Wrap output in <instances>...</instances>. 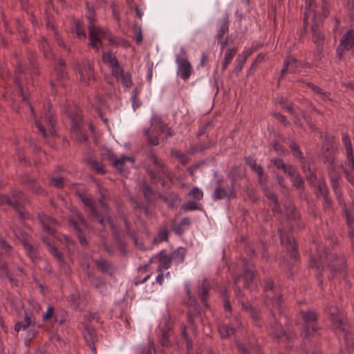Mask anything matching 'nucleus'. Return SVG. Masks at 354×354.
<instances>
[{
	"label": "nucleus",
	"mask_w": 354,
	"mask_h": 354,
	"mask_svg": "<svg viewBox=\"0 0 354 354\" xmlns=\"http://www.w3.org/2000/svg\"><path fill=\"white\" fill-rule=\"evenodd\" d=\"M187 321H188V326L183 327L182 330H181V336L183 338V339L185 341L188 352H189L190 349L192 347V342L190 338L188 337L187 329L191 330L194 333H196V328L194 325V317L190 311L189 312L188 315H187Z\"/></svg>",
	"instance_id": "obj_33"
},
{
	"label": "nucleus",
	"mask_w": 354,
	"mask_h": 354,
	"mask_svg": "<svg viewBox=\"0 0 354 354\" xmlns=\"http://www.w3.org/2000/svg\"><path fill=\"white\" fill-rule=\"evenodd\" d=\"M315 244L317 247V254L316 256L310 258V267L322 271L325 267L328 266L333 278H335L338 273L344 276L343 271L345 265L343 259H337L333 254L328 253L324 246L317 245L315 242Z\"/></svg>",
	"instance_id": "obj_9"
},
{
	"label": "nucleus",
	"mask_w": 354,
	"mask_h": 354,
	"mask_svg": "<svg viewBox=\"0 0 354 354\" xmlns=\"http://www.w3.org/2000/svg\"><path fill=\"white\" fill-rule=\"evenodd\" d=\"M100 156L101 162H99L92 157H88L86 158L87 164L98 174H104L105 172L104 165L103 163L104 161L112 164L122 174H124L129 165L131 166L134 162V159L131 156H122L119 158H117L112 151L107 148H104L101 150Z\"/></svg>",
	"instance_id": "obj_8"
},
{
	"label": "nucleus",
	"mask_w": 354,
	"mask_h": 354,
	"mask_svg": "<svg viewBox=\"0 0 354 354\" xmlns=\"http://www.w3.org/2000/svg\"><path fill=\"white\" fill-rule=\"evenodd\" d=\"M86 17L88 20L90 46L92 48L98 50L102 46V39L109 40L111 44L115 43L113 36L108 30L97 27L94 24V19L90 15Z\"/></svg>",
	"instance_id": "obj_14"
},
{
	"label": "nucleus",
	"mask_w": 354,
	"mask_h": 354,
	"mask_svg": "<svg viewBox=\"0 0 354 354\" xmlns=\"http://www.w3.org/2000/svg\"><path fill=\"white\" fill-rule=\"evenodd\" d=\"M25 195L19 192L15 191L12 198L0 194V205L8 204L14 207L18 214L20 220L19 225L15 224L10 227L13 236L21 242L27 255L32 261L37 258V249L30 243L28 232H26V224L24 223V220L28 218V214L24 210V205L27 203Z\"/></svg>",
	"instance_id": "obj_2"
},
{
	"label": "nucleus",
	"mask_w": 354,
	"mask_h": 354,
	"mask_svg": "<svg viewBox=\"0 0 354 354\" xmlns=\"http://www.w3.org/2000/svg\"><path fill=\"white\" fill-rule=\"evenodd\" d=\"M172 261L170 256L164 251L160 252L156 256L151 259V263H158V271L161 272L162 270H167L170 266Z\"/></svg>",
	"instance_id": "obj_32"
},
{
	"label": "nucleus",
	"mask_w": 354,
	"mask_h": 354,
	"mask_svg": "<svg viewBox=\"0 0 354 354\" xmlns=\"http://www.w3.org/2000/svg\"><path fill=\"white\" fill-rule=\"evenodd\" d=\"M50 185L56 188H62L68 185V182L62 176H55L50 180Z\"/></svg>",
	"instance_id": "obj_53"
},
{
	"label": "nucleus",
	"mask_w": 354,
	"mask_h": 354,
	"mask_svg": "<svg viewBox=\"0 0 354 354\" xmlns=\"http://www.w3.org/2000/svg\"><path fill=\"white\" fill-rule=\"evenodd\" d=\"M166 202L171 208L177 207L180 203V197L176 194H171L166 198Z\"/></svg>",
	"instance_id": "obj_52"
},
{
	"label": "nucleus",
	"mask_w": 354,
	"mask_h": 354,
	"mask_svg": "<svg viewBox=\"0 0 354 354\" xmlns=\"http://www.w3.org/2000/svg\"><path fill=\"white\" fill-rule=\"evenodd\" d=\"M308 86L312 88V90L317 95V96L322 100L326 101L330 100L329 93L324 92L322 88L318 86L309 83Z\"/></svg>",
	"instance_id": "obj_54"
},
{
	"label": "nucleus",
	"mask_w": 354,
	"mask_h": 354,
	"mask_svg": "<svg viewBox=\"0 0 354 354\" xmlns=\"http://www.w3.org/2000/svg\"><path fill=\"white\" fill-rule=\"evenodd\" d=\"M11 250L10 245L7 244L6 241L0 237V277L1 278L8 279L12 284L18 285L17 277H22L24 275V270L17 267L15 273L12 270L15 267L10 263V257L7 255Z\"/></svg>",
	"instance_id": "obj_12"
},
{
	"label": "nucleus",
	"mask_w": 354,
	"mask_h": 354,
	"mask_svg": "<svg viewBox=\"0 0 354 354\" xmlns=\"http://www.w3.org/2000/svg\"><path fill=\"white\" fill-rule=\"evenodd\" d=\"M39 46L40 48L43 50L44 55L46 57L50 58L53 57L49 43L44 37L41 38V40L39 43Z\"/></svg>",
	"instance_id": "obj_50"
},
{
	"label": "nucleus",
	"mask_w": 354,
	"mask_h": 354,
	"mask_svg": "<svg viewBox=\"0 0 354 354\" xmlns=\"http://www.w3.org/2000/svg\"><path fill=\"white\" fill-rule=\"evenodd\" d=\"M145 136L149 144L158 145L160 140L171 135L169 128L163 123L160 116L154 115L151 118V127L145 131Z\"/></svg>",
	"instance_id": "obj_13"
},
{
	"label": "nucleus",
	"mask_w": 354,
	"mask_h": 354,
	"mask_svg": "<svg viewBox=\"0 0 354 354\" xmlns=\"http://www.w3.org/2000/svg\"><path fill=\"white\" fill-rule=\"evenodd\" d=\"M354 47V32L353 30L347 31L342 37L339 46L337 48V53L341 55L344 50H350Z\"/></svg>",
	"instance_id": "obj_30"
},
{
	"label": "nucleus",
	"mask_w": 354,
	"mask_h": 354,
	"mask_svg": "<svg viewBox=\"0 0 354 354\" xmlns=\"http://www.w3.org/2000/svg\"><path fill=\"white\" fill-rule=\"evenodd\" d=\"M170 335V330L165 329L161 330V335L160 337V343L162 347H168L169 346V337Z\"/></svg>",
	"instance_id": "obj_55"
},
{
	"label": "nucleus",
	"mask_w": 354,
	"mask_h": 354,
	"mask_svg": "<svg viewBox=\"0 0 354 354\" xmlns=\"http://www.w3.org/2000/svg\"><path fill=\"white\" fill-rule=\"evenodd\" d=\"M32 315L28 310H25L24 319L22 321L18 322L15 324V330L18 333L21 330H26L28 326L32 324Z\"/></svg>",
	"instance_id": "obj_38"
},
{
	"label": "nucleus",
	"mask_w": 354,
	"mask_h": 354,
	"mask_svg": "<svg viewBox=\"0 0 354 354\" xmlns=\"http://www.w3.org/2000/svg\"><path fill=\"white\" fill-rule=\"evenodd\" d=\"M333 327L339 333H342L344 338L345 351L341 349L339 354H352L354 352V342L353 335L348 330L344 312L336 306H328L326 310Z\"/></svg>",
	"instance_id": "obj_10"
},
{
	"label": "nucleus",
	"mask_w": 354,
	"mask_h": 354,
	"mask_svg": "<svg viewBox=\"0 0 354 354\" xmlns=\"http://www.w3.org/2000/svg\"><path fill=\"white\" fill-rule=\"evenodd\" d=\"M72 216L70 218V223L74 228L78 236L79 241L82 245L87 243L84 236V232L88 229V225L82 216V215L75 209H72Z\"/></svg>",
	"instance_id": "obj_20"
},
{
	"label": "nucleus",
	"mask_w": 354,
	"mask_h": 354,
	"mask_svg": "<svg viewBox=\"0 0 354 354\" xmlns=\"http://www.w3.org/2000/svg\"><path fill=\"white\" fill-rule=\"evenodd\" d=\"M28 71L31 75L37 73V68L35 66L26 69L21 64H19L15 70V82L19 90V95L29 108L31 115L35 120V126L41 135L44 137L53 136L55 133L54 126L55 120L53 114L51 113L50 105L48 104H44V113L40 117H37L31 104L30 92L31 91L30 87L32 86V84H30V80L28 78Z\"/></svg>",
	"instance_id": "obj_1"
},
{
	"label": "nucleus",
	"mask_w": 354,
	"mask_h": 354,
	"mask_svg": "<svg viewBox=\"0 0 354 354\" xmlns=\"http://www.w3.org/2000/svg\"><path fill=\"white\" fill-rule=\"evenodd\" d=\"M290 148L293 156L301 160L306 179L311 185L315 187L317 196L319 197H323L326 205H328L330 202L328 198V191L325 181L322 179L321 176H318L315 174V167L313 165L310 163L309 159L306 160L304 158L297 143L292 142L290 145Z\"/></svg>",
	"instance_id": "obj_6"
},
{
	"label": "nucleus",
	"mask_w": 354,
	"mask_h": 354,
	"mask_svg": "<svg viewBox=\"0 0 354 354\" xmlns=\"http://www.w3.org/2000/svg\"><path fill=\"white\" fill-rule=\"evenodd\" d=\"M150 348H145L142 351V354H151V349L153 350L155 354H158L160 351L155 346V344L153 342H151L149 346Z\"/></svg>",
	"instance_id": "obj_63"
},
{
	"label": "nucleus",
	"mask_w": 354,
	"mask_h": 354,
	"mask_svg": "<svg viewBox=\"0 0 354 354\" xmlns=\"http://www.w3.org/2000/svg\"><path fill=\"white\" fill-rule=\"evenodd\" d=\"M210 288L209 281L205 279L203 283L198 286V295L201 299V301L204 306L207 308L208 306L207 304V297L208 295V291Z\"/></svg>",
	"instance_id": "obj_40"
},
{
	"label": "nucleus",
	"mask_w": 354,
	"mask_h": 354,
	"mask_svg": "<svg viewBox=\"0 0 354 354\" xmlns=\"http://www.w3.org/2000/svg\"><path fill=\"white\" fill-rule=\"evenodd\" d=\"M264 192L267 198L273 203V212L277 214L281 213V208L276 195L268 189H265Z\"/></svg>",
	"instance_id": "obj_49"
},
{
	"label": "nucleus",
	"mask_w": 354,
	"mask_h": 354,
	"mask_svg": "<svg viewBox=\"0 0 354 354\" xmlns=\"http://www.w3.org/2000/svg\"><path fill=\"white\" fill-rule=\"evenodd\" d=\"M265 303L270 307L277 308L281 314L282 298L279 288L274 286L273 281L268 279L265 281Z\"/></svg>",
	"instance_id": "obj_16"
},
{
	"label": "nucleus",
	"mask_w": 354,
	"mask_h": 354,
	"mask_svg": "<svg viewBox=\"0 0 354 354\" xmlns=\"http://www.w3.org/2000/svg\"><path fill=\"white\" fill-rule=\"evenodd\" d=\"M86 273L91 279V283L96 289L102 294H105L104 288L106 286L102 279L100 277H94L91 270H85Z\"/></svg>",
	"instance_id": "obj_41"
},
{
	"label": "nucleus",
	"mask_w": 354,
	"mask_h": 354,
	"mask_svg": "<svg viewBox=\"0 0 354 354\" xmlns=\"http://www.w3.org/2000/svg\"><path fill=\"white\" fill-rule=\"evenodd\" d=\"M102 60L104 64L111 68L112 74H119L121 73V67L118 64L115 55L111 52L104 53L102 55Z\"/></svg>",
	"instance_id": "obj_35"
},
{
	"label": "nucleus",
	"mask_w": 354,
	"mask_h": 354,
	"mask_svg": "<svg viewBox=\"0 0 354 354\" xmlns=\"http://www.w3.org/2000/svg\"><path fill=\"white\" fill-rule=\"evenodd\" d=\"M141 189L147 201L151 203L156 197L155 192L146 183L142 184Z\"/></svg>",
	"instance_id": "obj_44"
},
{
	"label": "nucleus",
	"mask_w": 354,
	"mask_h": 354,
	"mask_svg": "<svg viewBox=\"0 0 354 354\" xmlns=\"http://www.w3.org/2000/svg\"><path fill=\"white\" fill-rule=\"evenodd\" d=\"M172 262L178 264L183 262L185 255V250L183 248H179L171 254H169Z\"/></svg>",
	"instance_id": "obj_45"
},
{
	"label": "nucleus",
	"mask_w": 354,
	"mask_h": 354,
	"mask_svg": "<svg viewBox=\"0 0 354 354\" xmlns=\"http://www.w3.org/2000/svg\"><path fill=\"white\" fill-rule=\"evenodd\" d=\"M274 165L279 169H281L284 174H287L291 179L293 185L298 189H301L304 187V180L297 174L295 167L287 165L279 158L273 160Z\"/></svg>",
	"instance_id": "obj_21"
},
{
	"label": "nucleus",
	"mask_w": 354,
	"mask_h": 354,
	"mask_svg": "<svg viewBox=\"0 0 354 354\" xmlns=\"http://www.w3.org/2000/svg\"><path fill=\"white\" fill-rule=\"evenodd\" d=\"M241 322L240 317L239 316H236L234 317V322L232 324H223L219 326L218 331L219 333L223 338L229 337L231 335H234L236 331V326H241Z\"/></svg>",
	"instance_id": "obj_31"
},
{
	"label": "nucleus",
	"mask_w": 354,
	"mask_h": 354,
	"mask_svg": "<svg viewBox=\"0 0 354 354\" xmlns=\"http://www.w3.org/2000/svg\"><path fill=\"white\" fill-rule=\"evenodd\" d=\"M344 215L346 219L347 225L350 228L348 236L351 239H353L354 232L353 231V229L354 228V212L350 209H348L347 208H345Z\"/></svg>",
	"instance_id": "obj_42"
},
{
	"label": "nucleus",
	"mask_w": 354,
	"mask_h": 354,
	"mask_svg": "<svg viewBox=\"0 0 354 354\" xmlns=\"http://www.w3.org/2000/svg\"><path fill=\"white\" fill-rule=\"evenodd\" d=\"M304 23L306 27L311 26L313 39L317 46L316 60L321 59L322 46L324 37L319 29V24L328 16L330 3L323 0L321 5L317 6L315 0H306Z\"/></svg>",
	"instance_id": "obj_4"
},
{
	"label": "nucleus",
	"mask_w": 354,
	"mask_h": 354,
	"mask_svg": "<svg viewBox=\"0 0 354 354\" xmlns=\"http://www.w3.org/2000/svg\"><path fill=\"white\" fill-rule=\"evenodd\" d=\"M39 219L44 230L47 233V235L43 237L44 243L48 246L49 251L57 259L60 266L64 269L65 273L69 274V270L63 261L62 254L57 250L58 238L55 230L57 225V221L44 214L39 215Z\"/></svg>",
	"instance_id": "obj_11"
},
{
	"label": "nucleus",
	"mask_w": 354,
	"mask_h": 354,
	"mask_svg": "<svg viewBox=\"0 0 354 354\" xmlns=\"http://www.w3.org/2000/svg\"><path fill=\"white\" fill-rule=\"evenodd\" d=\"M302 65L301 62L295 59L294 57H288L285 61V67L281 70L280 78H282L286 73L298 72V68Z\"/></svg>",
	"instance_id": "obj_36"
},
{
	"label": "nucleus",
	"mask_w": 354,
	"mask_h": 354,
	"mask_svg": "<svg viewBox=\"0 0 354 354\" xmlns=\"http://www.w3.org/2000/svg\"><path fill=\"white\" fill-rule=\"evenodd\" d=\"M174 155L178 158V160L181 162L182 164H186L189 160V154H185L180 151H174Z\"/></svg>",
	"instance_id": "obj_60"
},
{
	"label": "nucleus",
	"mask_w": 354,
	"mask_h": 354,
	"mask_svg": "<svg viewBox=\"0 0 354 354\" xmlns=\"http://www.w3.org/2000/svg\"><path fill=\"white\" fill-rule=\"evenodd\" d=\"M168 236V231L166 229H162L158 234V235L154 238L153 242L155 243H159L160 242L165 241L167 239Z\"/></svg>",
	"instance_id": "obj_57"
},
{
	"label": "nucleus",
	"mask_w": 354,
	"mask_h": 354,
	"mask_svg": "<svg viewBox=\"0 0 354 354\" xmlns=\"http://www.w3.org/2000/svg\"><path fill=\"white\" fill-rule=\"evenodd\" d=\"M150 159L156 168V171H149V174L151 178L152 183H160L162 185H164V178L166 177L169 178V174L167 173L165 168L159 162L158 158L156 156H151Z\"/></svg>",
	"instance_id": "obj_24"
},
{
	"label": "nucleus",
	"mask_w": 354,
	"mask_h": 354,
	"mask_svg": "<svg viewBox=\"0 0 354 354\" xmlns=\"http://www.w3.org/2000/svg\"><path fill=\"white\" fill-rule=\"evenodd\" d=\"M75 70L82 84L90 86L95 80L93 65L88 61L76 64Z\"/></svg>",
	"instance_id": "obj_18"
},
{
	"label": "nucleus",
	"mask_w": 354,
	"mask_h": 354,
	"mask_svg": "<svg viewBox=\"0 0 354 354\" xmlns=\"http://www.w3.org/2000/svg\"><path fill=\"white\" fill-rule=\"evenodd\" d=\"M80 196L85 206L86 211L102 226L108 225L115 240L118 242L119 245L122 247L123 244L120 240L118 227L113 219L108 214V207L104 197L98 201V206L101 209V212H99L98 207L90 196L83 194Z\"/></svg>",
	"instance_id": "obj_5"
},
{
	"label": "nucleus",
	"mask_w": 354,
	"mask_h": 354,
	"mask_svg": "<svg viewBox=\"0 0 354 354\" xmlns=\"http://www.w3.org/2000/svg\"><path fill=\"white\" fill-rule=\"evenodd\" d=\"M42 322L47 329L51 328L56 323L62 324L64 319L59 318L57 313L52 306H48L42 315Z\"/></svg>",
	"instance_id": "obj_28"
},
{
	"label": "nucleus",
	"mask_w": 354,
	"mask_h": 354,
	"mask_svg": "<svg viewBox=\"0 0 354 354\" xmlns=\"http://www.w3.org/2000/svg\"><path fill=\"white\" fill-rule=\"evenodd\" d=\"M189 196L199 201L203 198V191L198 187H194L189 192Z\"/></svg>",
	"instance_id": "obj_59"
},
{
	"label": "nucleus",
	"mask_w": 354,
	"mask_h": 354,
	"mask_svg": "<svg viewBox=\"0 0 354 354\" xmlns=\"http://www.w3.org/2000/svg\"><path fill=\"white\" fill-rule=\"evenodd\" d=\"M278 230L281 244L287 248L292 258L296 261L297 245L295 243V239L290 235L289 232L285 227H280Z\"/></svg>",
	"instance_id": "obj_25"
},
{
	"label": "nucleus",
	"mask_w": 354,
	"mask_h": 354,
	"mask_svg": "<svg viewBox=\"0 0 354 354\" xmlns=\"http://www.w3.org/2000/svg\"><path fill=\"white\" fill-rule=\"evenodd\" d=\"M91 320H94L97 323L100 322V318L97 313H90L88 315H85L82 322V325L84 327V336L88 346L92 351L93 353L97 354L96 349L94 346V342L97 339V336L93 327L89 325V322Z\"/></svg>",
	"instance_id": "obj_17"
},
{
	"label": "nucleus",
	"mask_w": 354,
	"mask_h": 354,
	"mask_svg": "<svg viewBox=\"0 0 354 354\" xmlns=\"http://www.w3.org/2000/svg\"><path fill=\"white\" fill-rule=\"evenodd\" d=\"M94 263H95L97 267L103 272L109 271L110 265L104 259L95 260L93 257H91L88 254H83L81 263L82 268L84 270H90V268H91V266H93V264Z\"/></svg>",
	"instance_id": "obj_26"
},
{
	"label": "nucleus",
	"mask_w": 354,
	"mask_h": 354,
	"mask_svg": "<svg viewBox=\"0 0 354 354\" xmlns=\"http://www.w3.org/2000/svg\"><path fill=\"white\" fill-rule=\"evenodd\" d=\"M113 75L115 76L118 81H120L123 86L124 87H130L131 85V80L129 74L124 73L123 69L121 68V73L119 74L113 73Z\"/></svg>",
	"instance_id": "obj_46"
},
{
	"label": "nucleus",
	"mask_w": 354,
	"mask_h": 354,
	"mask_svg": "<svg viewBox=\"0 0 354 354\" xmlns=\"http://www.w3.org/2000/svg\"><path fill=\"white\" fill-rule=\"evenodd\" d=\"M26 183L29 188L31 189L33 192L37 194H40L42 192V189L37 185V183L35 179L27 178Z\"/></svg>",
	"instance_id": "obj_56"
},
{
	"label": "nucleus",
	"mask_w": 354,
	"mask_h": 354,
	"mask_svg": "<svg viewBox=\"0 0 354 354\" xmlns=\"http://www.w3.org/2000/svg\"><path fill=\"white\" fill-rule=\"evenodd\" d=\"M270 333L280 342L287 341L289 343L291 338L295 335V334L292 332V328L290 326H288L286 330L283 329L281 326V324H278L275 317H273L272 323L270 324Z\"/></svg>",
	"instance_id": "obj_23"
},
{
	"label": "nucleus",
	"mask_w": 354,
	"mask_h": 354,
	"mask_svg": "<svg viewBox=\"0 0 354 354\" xmlns=\"http://www.w3.org/2000/svg\"><path fill=\"white\" fill-rule=\"evenodd\" d=\"M245 60H246V57H239L236 60V65L235 66V71H237V72H239L242 70V68L245 62Z\"/></svg>",
	"instance_id": "obj_62"
},
{
	"label": "nucleus",
	"mask_w": 354,
	"mask_h": 354,
	"mask_svg": "<svg viewBox=\"0 0 354 354\" xmlns=\"http://www.w3.org/2000/svg\"><path fill=\"white\" fill-rule=\"evenodd\" d=\"M246 162L250 168L258 174L259 183L263 186L266 179V176L265 175L262 167L258 165L255 160L252 158H247Z\"/></svg>",
	"instance_id": "obj_37"
},
{
	"label": "nucleus",
	"mask_w": 354,
	"mask_h": 354,
	"mask_svg": "<svg viewBox=\"0 0 354 354\" xmlns=\"http://www.w3.org/2000/svg\"><path fill=\"white\" fill-rule=\"evenodd\" d=\"M342 140L346 158L344 164L342 165L340 168L337 167L334 158V149L332 146L330 147H328L326 149V153L324 154L326 162L328 163V174L330 178L332 187L337 195L339 194L338 189L339 186V178L341 176L339 172L340 169L344 171L347 180L351 184L354 185V156L352 144L351 140L346 133L342 135Z\"/></svg>",
	"instance_id": "obj_3"
},
{
	"label": "nucleus",
	"mask_w": 354,
	"mask_h": 354,
	"mask_svg": "<svg viewBox=\"0 0 354 354\" xmlns=\"http://www.w3.org/2000/svg\"><path fill=\"white\" fill-rule=\"evenodd\" d=\"M181 208L185 211L200 209V205L194 201H189L182 205Z\"/></svg>",
	"instance_id": "obj_58"
},
{
	"label": "nucleus",
	"mask_w": 354,
	"mask_h": 354,
	"mask_svg": "<svg viewBox=\"0 0 354 354\" xmlns=\"http://www.w3.org/2000/svg\"><path fill=\"white\" fill-rule=\"evenodd\" d=\"M229 30V21L228 17L225 16L221 19L218 22L217 38L221 39L223 35L228 32Z\"/></svg>",
	"instance_id": "obj_43"
},
{
	"label": "nucleus",
	"mask_w": 354,
	"mask_h": 354,
	"mask_svg": "<svg viewBox=\"0 0 354 354\" xmlns=\"http://www.w3.org/2000/svg\"><path fill=\"white\" fill-rule=\"evenodd\" d=\"M236 347L241 354H250V352L256 350V345L252 342L245 345L243 343L236 341Z\"/></svg>",
	"instance_id": "obj_47"
},
{
	"label": "nucleus",
	"mask_w": 354,
	"mask_h": 354,
	"mask_svg": "<svg viewBox=\"0 0 354 354\" xmlns=\"http://www.w3.org/2000/svg\"><path fill=\"white\" fill-rule=\"evenodd\" d=\"M286 214L287 218V225L290 231L294 229V223L298 227H301V222L299 220V214L296 208L291 204L286 205Z\"/></svg>",
	"instance_id": "obj_29"
},
{
	"label": "nucleus",
	"mask_w": 354,
	"mask_h": 354,
	"mask_svg": "<svg viewBox=\"0 0 354 354\" xmlns=\"http://www.w3.org/2000/svg\"><path fill=\"white\" fill-rule=\"evenodd\" d=\"M65 62L64 59H59L57 65L55 66L54 76L57 83L62 86H64V82L68 78V74L64 71Z\"/></svg>",
	"instance_id": "obj_34"
},
{
	"label": "nucleus",
	"mask_w": 354,
	"mask_h": 354,
	"mask_svg": "<svg viewBox=\"0 0 354 354\" xmlns=\"http://www.w3.org/2000/svg\"><path fill=\"white\" fill-rule=\"evenodd\" d=\"M243 274L241 275L234 276L235 294L237 299L241 302L242 308L248 311L254 320L258 319L257 310L249 303L245 302L243 299V295L241 288H252L254 284V273L252 270L253 264L248 260H244Z\"/></svg>",
	"instance_id": "obj_7"
},
{
	"label": "nucleus",
	"mask_w": 354,
	"mask_h": 354,
	"mask_svg": "<svg viewBox=\"0 0 354 354\" xmlns=\"http://www.w3.org/2000/svg\"><path fill=\"white\" fill-rule=\"evenodd\" d=\"M64 111L71 120L72 133L76 140L80 142H85L87 138L82 129V117L80 111L76 106L67 105L64 106Z\"/></svg>",
	"instance_id": "obj_15"
},
{
	"label": "nucleus",
	"mask_w": 354,
	"mask_h": 354,
	"mask_svg": "<svg viewBox=\"0 0 354 354\" xmlns=\"http://www.w3.org/2000/svg\"><path fill=\"white\" fill-rule=\"evenodd\" d=\"M28 305L30 308L37 313H39L41 310L40 305L34 299H30L28 301Z\"/></svg>",
	"instance_id": "obj_61"
},
{
	"label": "nucleus",
	"mask_w": 354,
	"mask_h": 354,
	"mask_svg": "<svg viewBox=\"0 0 354 354\" xmlns=\"http://www.w3.org/2000/svg\"><path fill=\"white\" fill-rule=\"evenodd\" d=\"M140 102L139 101L138 99H137L136 95L134 94L133 96L132 97V107L133 110L136 111V109L140 106Z\"/></svg>",
	"instance_id": "obj_64"
},
{
	"label": "nucleus",
	"mask_w": 354,
	"mask_h": 354,
	"mask_svg": "<svg viewBox=\"0 0 354 354\" xmlns=\"http://www.w3.org/2000/svg\"><path fill=\"white\" fill-rule=\"evenodd\" d=\"M301 316L303 324L301 334L304 337H308L319 328L317 322V317L312 310L302 311Z\"/></svg>",
	"instance_id": "obj_19"
},
{
	"label": "nucleus",
	"mask_w": 354,
	"mask_h": 354,
	"mask_svg": "<svg viewBox=\"0 0 354 354\" xmlns=\"http://www.w3.org/2000/svg\"><path fill=\"white\" fill-rule=\"evenodd\" d=\"M237 52V49L236 48H232L230 49H228L225 54V57L223 62L222 64V69L223 71L225 70L228 66V64H230L232 59L235 56L236 53Z\"/></svg>",
	"instance_id": "obj_48"
},
{
	"label": "nucleus",
	"mask_w": 354,
	"mask_h": 354,
	"mask_svg": "<svg viewBox=\"0 0 354 354\" xmlns=\"http://www.w3.org/2000/svg\"><path fill=\"white\" fill-rule=\"evenodd\" d=\"M73 32L80 39H85L86 37L83 24L80 21H75Z\"/></svg>",
	"instance_id": "obj_51"
},
{
	"label": "nucleus",
	"mask_w": 354,
	"mask_h": 354,
	"mask_svg": "<svg viewBox=\"0 0 354 354\" xmlns=\"http://www.w3.org/2000/svg\"><path fill=\"white\" fill-rule=\"evenodd\" d=\"M180 51V54L176 55V62L178 65L177 73L183 80L186 81L189 78L193 68L186 58L185 48H181Z\"/></svg>",
	"instance_id": "obj_22"
},
{
	"label": "nucleus",
	"mask_w": 354,
	"mask_h": 354,
	"mask_svg": "<svg viewBox=\"0 0 354 354\" xmlns=\"http://www.w3.org/2000/svg\"><path fill=\"white\" fill-rule=\"evenodd\" d=\"M69 302L71 306L76 310H82L85 308L87 302L86 292L84 290L80 292L75 290L71 294Z\"/></svg>",
	"instance_id": "obj_27"
},
{
	"label": "nucleus",
	"mask_w": 354,
	"mask_h": 354,
	"mask_svg": "<svg viewBox=\"0 0 354 354\" xmlns=\"http://www.w3.org/2000/svg\"><path fill=\"white\" fill-rule=\"evenodd\" d=\"M232 195V191L230 189H227L222 185H219L214 189L212 198L214 201H219L227 196L231 197Z\"/></svg>",
	"instance_id": "obj_39"
}]
</instances>
